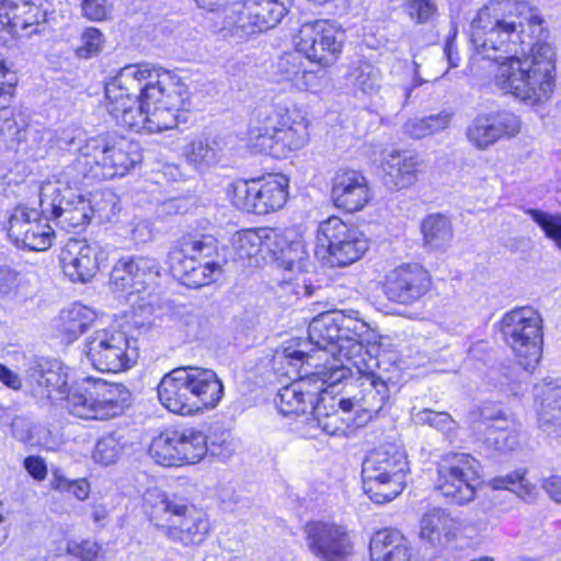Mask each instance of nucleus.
I'll return each mask as SVG.
<instances>
[{"mask_svg": "<svg viewBox=\"0 0 561 561\" xmlns=\"http://www.w3.org/2000/svg\"><path fill=\"white\" fill-rule=\"evenodd\" d=\"M542 33V20L525 2H489L471 22L472 58L496 62L495 87L536 105L549 99L554 87L553 47L546 42L531 43Z\"/></svg>", "mask_w": 561, "mask_h": 561, "instance_id": "obj_1", "label": "nucleus"}, {"mask_svg": "<svg viewBox=\"0 0 561 561\" xmlns=\"http://www.w3.org/2000/svg\"><path fill=\"white\" fill-rule=\"evenodd\" d=\"M141 161L139 145L126 138L89 139L79 147V154L57 175L56 181L39 185L38 198L47 220L66 232L79 233L90 224L94 208L79 185H89L115 176H123Z\"/></svg>", "mask_w": 561, "mask_h": 561, "instance_id": "obj_2", "label": "nucleus"}, {"mask_svg": "<svg viewBox=\"0 0 561 561\" xmlns=\"http://www.w3.org/2000/svg\"><path fill=\"white\" fill-rule=\"evenodd\" d=\"M105 107L121 126L137 133H161L187 122L188 87L176 76L149 64L123 67L105 83Z\"/></svg>", "mask_w": 561, "mask_h": 561, "instance_id": "obj_3", "label": "nucleus"}, {"mask_svg": "<svg viewBox=\"0 0 561 561\" xmlns=\"http://www.w3.org/2000/svg\"><path fill=\"white\" fill-rule=\"evenodd\" d=\"M224 385L211 369L180 366L167 373L157 391L160 403L172 413L191 415L217 407Z\"/></svg>", "mask_w": 561, "mask_h": 561, "instance_id": "obj_4", "label": "nucleus"}, {"mask_svg": "<svg viewBox=\"0 0 561 561\" xmlns=\"http://www.w3.org/2000/svg\"><path fill=\"white\" fill-rule=\"evenodd\" d=\"M168 259L173 276L192 288L214 282L228 263L226 251H219L218 240L210 234L183 238Z\"/></svg>", "mask_w": 561, "mask_h": 561, "instance_id": "obj_5", "label": "nucleus"}, {"mask_svg": "<svg viewBox=\"0 0 561 561\" xmlns=\"http://www.w3.org/2000/svg\"><path fill=\"white\" fill-rule=\"evenodd\" d=\"M146 501L150 506L147 511L150 520L172 541L196 545L205 539L208 520L190 507L184 499L153 491L147 493Z\"/></svg>", "mask_w": 561, "mask_h": 561, "instance_id": "obj_6", "label": "nucleus"}, {"mask_svg": "<svg viewBox=\"0 0 561 561\" xmlns=\"http://www.w3.org/2000/svg\"><path fill=\"white\" fill-rule=\"evenodd\" d=\"M407 456L389 445L370 451L362 465L363 490L377 504L396 499L405 485Z\"/></svg>", "mask_w": 561, "mask_h": 561, "instance_id": "obj_7", "label": "nucleus"}, {"mask_svg": "<svg viewBox=\"0 0 561 561\" xmlns=\"http://www.w3.org/2000/svg\"><path fill=\"white\" fill-rule=\"evenodd\" d=\"M129 398V391L122 383L91 377L71 386L65 397L69 412L87 420H107L119 415Z\"/></svg>", "mask_w": 561, "mask_h": 561, "instance_id": "obj_8", "label": "nucleus"}, {"mask_svg": "<svg viewBox=\"0 0 561 561\" xmlns=\"http://www.w3.org/2000/svg\"><path fill=\"white\" fill-rule=\"evenodd\" d=\"M501 332L518 365L526 371H533L542 354L543 328L539 312L531 307L506 312L501 320Z\"/></svg>", "mask_w": 561, "mask_h": 561, "instance_id": "obj_9", "label": "nucleus"}, {"mask_svg": "<svg viewBox=\"0 0 561 561\" xmlns=\"http://www.w3.org/2000/svg\"><path fill=\"white\" fill-rule=\"evenodd\" d=\"M368 250V239L354 225L332 216L317 230V253L323 251L333 266H347Z\"/></svg>", "mask_w": 561, "mask_h": 561, "instance_id": "obj_10", "label": "nucleus"}, {"mask_svg": "<svg viewBox=\"0 0 561 561\" xmlns=\"http://www.w3.org/2000/svg\"><path fill=\"white\" fill-rule=\"evenodd\" d=\"M228 195L238 209L265 215L286 204L288 179L280 174H271L263 179L239 180L230 184Z\"/></svg>", "mask_w": 561, "mask_h": 561, "instance_id": "obj_11", "label": "nucleus"}, {"mask_svg": "<svg viewBox=\"0 0 561 561\" xmlns=\"http://www.w3.org/2000/svg\"><path fill=\"white\" fill-rule=\"evenodd\" d=\"M339 314L331 311L321 313L312 319L308 328V341L298 339L287 342H307L308 348L313 352H321L325 355L340 356L352 365H364L363 356L369 352L366 345L354 336L342 335L339 331Z\"/></svg>", "mask_w": 561, "mask_h": 561, "instance_id": "obj_12", "label": "nucleus"}, {"mask_svg": "<svg viewBox=\"0 0 561 561\" xmlns=\"http://www.w3.org/2000/svg\"><path fill=\"white\" fill-rule=\"evenodd\" d=\"M307 342H293L289 345H284L275 354V364L278 362L283 364L286 362L294 368V371L304 374L309 378L310 383H313V389L318 390V396L324 390L323 387H332L345 379L355 368L350 362L340 356H332L335 362L331 365H320L314 362L316 356L313 350H307Z\"/></svg>", "mask_w": 561, "mask_h": 561, "instance_id": "obj_13", "label": "nucleus"}, {"mask_svg": "<svg viewBox=\"0 0 561 561\" xmlns=\"http://www.w3.org/2000/svg\"><path fill=\"white\" fill-rule=\"evenodd\" d=\"M84 353L91 365L104 373H119L130 368L138 355L137 347L121 330L102 329L85 340Z\"/></svg>", "mask_w": 561, "mask_h": 561, "instance_id": "obj_14", "label": "nucleus"}, {"mask_svg": "<svg viewBox=\"0 0 561 561\" xmlns=\"http://www.w3.org/2000/svg\"><path fill=\"white\" fill-rule=\"evenodd\" d=\"M363 359L364 365H353L359 375V393L340 399L339 405L345 413L356 408V411H363L371 419L377 416L389 401V377L385 374L386 369L381 368L380 359L370 351Z\"/></svg>", "mask_w": 561, "mask_h": 561, "instance_id": "obj_15", "label": "nucleus"}, {"mask_svg": "<svg viewBox=\"0 0 561 561\" xmlns=\"http://www.w3.org/2000/svg\"><path fill=\"white\" fill-rule=\"evenodd\" d=\"M479 461L469 454H449L437 465L436 489L451 502L463 505L474 499Z\"/></svg>", "mask_w": 561, "mask_h": 561, "instance_id": "obj_16", "label": "nucleus"}, {"mask_svg": "<svg viewBox=\"0 0 561 561\" xmlns=\"http://www.w3.org/2000/svg\"><path fill=\"white\" fill-rule=\"evenodd\" d=\"M345 35L328 21H316L301 26L296 47L307 59L322 68L332 66L342 53Z\"/></svg>", "mask_w": 561, "mask_h": 561, "instance_id": "obj_17", "label": "nucleus"}, {"mask_svg": "<svg viewBox=\"0 0 561 561\" xmlns=\"http://www.w3.org/2000/svg\"><path fill=\"white\" fill-rule=\"evenodd\" d=\"M44 215L25 205L14 207L8 220V236L18 245L32 251H45L53 244L54 229L43 220Z\"/></svg>", "mask_w": 561, "mask_h": 561, "instance_id": "obj_18", "label": "nucleus"}, {"mask_svg": "<svg viewBox=\"0 0 561 561\" xmlns=\"http://www.w3.org/2000/svg\"><path fill=\"white\" fill-rule=\"evenodd\" d=\"M51 13L45 0H0V24L13 36L42 32Z\"/></svg>", "mask_w": 561, "mask_h": 561, "instance_id": "obj_19", "label": "nucleus"}, {"mask_svg": "<svg viewBox=\"0 0 561 561\" xmlns=\"http://www.w3.org/2000/svg\"><path fill=\"white\" fill-rule=\"evenodd\" d=\"M304 531L310 552L323 561H339L352 552L348 533L342 525L309 522Z\"/></svg>", "mask_w": 561, "mask_h": 561, "instance_id": "obj_20", "label": "nucleus"}, {"mask_svg": "<svg viewBox=\"0 0 561 561\" xmlns=\"http://www.w3.org/2000/svg\"><path fill=\"white\" fill-rule=\"evenodd\" d=\"M431 275L419 264H403L390 271L383 283L386 297L397 304L412 305L430 289Z\"/></svg>", "mask_w": 561, "mask_h": 561, "instance_id": "obj_21", "label": "nucleus"}, {"mask_svg": "<svg viewBox=\"0 0 561 561\" xmlns=\"http://www.w3.org/2000/svg\"><path fill=\"white\" fill-rule=\"evenodd\" d=\"M102 250L98 243L85 239H69L60 252V264L71 282L87 283L100 268Z\"/></svg>", "mask_w": 561, "mask_h": 561, "instance_id": "obj_22", "label": "nucleus"}, {"mask_svg": "<svg viewBox=\"0 0 561 561\" xmlns=\"http://www.w3.org/2000/svg\"><path fill=\"white\" fill-rule=\"evenodd\" d=\"M273 364L277 369H284L285 375L297 378L279 389L276 399L279 412L284 415L304 414L309 408L312 409L318 399L319 389H313L309 378L305 376L304 369H300V374H297L286 362L275 364V357Z\"/></svg>", "mask_w": 561, "mask_h": 561, "instance_id": "obj_23", "label": "nucleus"}, {"mask_svg": "<svg viewBox=\"0 0 561 561\" xmlns=\"http://www.w3.org/2000/svg\"><path fill=\"white\" fill-rule=\"evenodd\" d=\"M159 275L158 262L149 256H124L113 266L110 282L122 291L139 293Z\"/></svg>", "mask_w": 561, "mask_h": 561, "instance_id": "obj_24", "label": "nucleus"}, {"mask_svg": "<svg viewBox=\"0 0 561 561\" xmlns=\"http://www.w3.org/2000/svg\"><path fill=\"white\" fill-rule=\"evenodd\" d=\"M331 198L337 208L348 213L363 209L370 199L367 179L359 171L340 169L332 179Z\"/></svg>", "mask_w": 561, "mask_h": 561, "instance_id": "obj_25", "label": "nucleus"}, {"mask_svg": "<svg viewBox=\"0 0 561 561\" xmlns=\"http://www.w3.org/2000/svg\"><path fill=\"white\" fill-rule=\"evenodd\" d=\"M533 394L538 404V427L548 437L561 440V380L536 383Z\"/></svg>", "mask_w": 561, "mask_h": 561, "instance_id": "obj_26", "label": "nucleus"}, {"mask_svg": "<svg viewBox=\"0 0 561 561\" xmlns=\"http://www.w3.org/2000/svg\"><path fill=\"white\" fill-rule=\"evenodd\" d=\"M268 252L276 264L289 272L307 271L309 254L301 237L294 229L273 228Z\"/></svg>", "mask_w": 561, "mask_h": 561, "instance_id": "obj_27", "label": "nucleus"}, {"mask_svg": "<svg viewBox=\"0 0 561 561\" xmlns=\"http://www.w3.org/2000/svg\"><path fill=\"white\" fill-rule=\"evenodd\" d=\"M482 423L485 426V445L499 453L505 454L519 445L520 424L513 417H507L503 411L491 412L483 409Z\"/></svg>", "mask_w": 561, "mask_h": 561, "instance_id": "obj_28", "label": "nucleus"}, {"mask_svg": "<svg viewBox=\"0 0 561 561\" xmlns=\"http://www.w3.org/2000/svg\"><path fill=\"white\" fill-rule=\"evenodd\" d=\"M272 233L271 227L240 230L231 237L230 248L222 247L219 251H226L228 262L251 265L252 260L256 259L263 247L268 250Z\"/></svg>", "mask_w": 561, "mask_h": 561, "instance_id": "obj_29", "label": "nucleus"}, {"mask_svg": "<svg viewBox=\"0 0 561 561\" xmlns=\"http://www.w3.org/2000/svg\"><path fill=\"white\" fill-rule=\"evenodd\" d=\"M26 380L42 389V396L56 399H64L70 387H68L66 375L61 371L60 364L56 360L36 358L31 362L26 370Z\"/></svg>", "mask_w": 561, "mask_h": 561, "instance_id": "obj_30", "label": "nucleus"}, {"mask_svg": "<svg viewBox=\"0 0 561 561\" xmlns=\"http://www.w3.org/2000/svg\"><path fill=\"white\" fill-rule=\"evenodd\" d=\"M294 105L290 101L285 100L259 111L250 127V136L257 141L259 146L263 149H273L276 134L285 126L286 118Z\"/></svg>", "mask_w": 561, "mask_h": 561, "instance_id": "obj_31", "label": "nucleus"}, {"mask_svg": "<svg viewBox=\"0 0 561 561\" xmlns=\"http://www.w3.org/2000/svg\"><path fill=\"white\" fill-rule=\"evenodd\" d=\"M285 126L278 130L273 141L271 153L279 157L285 156L288 151L298 150L305 147L309 141V122L305 113L294 105Z\"/></svg>", "mask_w": 561, "mask_h": 561, "instance_id": "obj_32", "label": "nucleus"}, {"mask_svg": "<svg viewBox=\"0 0 561 561\" xmlns=\"http://www.w3.org/2000/svg\"><path fill=\"white\" fill-rule=\"evenodd\" d=\"M371 561H412L413 549L407 538L393 529L377 531L370 539Z\"/></svg>", "mask_w": 561, "mask_h": 561, "instance_id": "obj_33", "label": "nucleus"}, {"mask_svg": "<svg viewBox=\"0 0 561 561\" xmlns=\"http://www.w3.org/2000/svg\"><path fill=\"white\" fill-rule=\"evenodd\" d=\"M250 13V5L247 0L236 2L225 9L222 31L237 42L248 41L251 36L265 32L260 21Z\"/></svg>", "mask_w": 561, "mask_h": 561, "instance_id": "obj_34", "label": "nucleus"}, {"mask_svg": "<svg viewBox=\"0 0 561 561\" xmlns=\"http://www.w3.org/2000/svg\"><path fill=\"white\" fill-rule=\"evenodd\" d=\"M386 182L396 190H402L415 183L422 171V161L408 152L392 151L385 161Z\"/></svg>", "mask_w": 561, "mask_h": 561, "instance_id": "obj_35", "label": "nucleus"}, {"mask_svg": "<svg viewBox=\"0 0 561 561\" xmlns=\"http://www.w3.org/2000/svg\"><path fill=\"white\" fill-rule=\"evenodd\" d=\"M459 529V523L443 510L434 508L424 514L420 535L431 545H442L453 539Z\"/></svg>", "mask_w": 561, "mask_h": 561, "instance_id": "obj_36", "label": "nucleus"}, {"mask_svg": "<svg viewBox=\"0 0 561 561\" xmlns=\"http://www.w3.org/2000/svg\"><path fill=\"white\" fill-rule=\"evenodd\" d=\"M95 312L81 304H72L60 311L56 330L68 343L76 341L94 321Z\"/></svg>", "mask_w": 561, "mask_h": 561, "instance_id": "obj_37", "label": "nucleus"}, {"mask_svg": "<svg viewBox=\"0 0 561 561\" xmlns=\"http://www.w3.org/2000/svg\"><path fill=\"white\" fill-rule=\"evenodd\" d=\"M424 247L430 250H445L454 238L450 220L442 214L426 216L421 225Z\"/></svg>", "mask_w": 561, "mask_h": 561, "instance_id": "obj_38", "label": "nucleus"}, {"mask_svg": "<svg viewBox=\"0 0 561 561\" xmlns=\"http://www.w3.org/2000/svg\"><path fill=\"white\" fill-rule=\"evenodd\" d=\"M339 401L333 397H320L312 405L311 413L318 426L329 435L345 434L344 420L340 415Z\"/></svg>", "mask_w": 561, "mask_h": 561, "instance_id": "obj_39", "label": "nucleus"}, {"mask_svg": "<svg viewBox=\"0 0 561 561\" xmlns=\"http://www.w3.org/2000/svg\"><path fill=\"white\" fill-rule=\"evenodd\" d=\"M180 431L167 430L156 436L149 447V455L159 465L179 467Z\"/></svg>", "mask_w": 561, "mask_h": 561, "instance_id": "obj_40", "label": "nucleus"}, {"mask_svg": "<svg viewBox=\"0 0 561 561\" xmlns=\"http://www.w3.org/2000/svg\"><path fill=\"white\" fill-rule=\"evenodd\" d=\"M185 161L196 170H204L217 163L220 148L216 140L197 138L183 148Z\"/></svg>", "mask_w": 561, "mask_h": 561, "instance_id": "obj_41", "label": "nucleus"}, {"mask_svg": "<svg viewBox=\"0 0 561 561\" xmlns=\"http://www.w3.org/2000/svg\"><path fill=\"white\" fill-rule=\"evenodd\" d=\"M250 12L265 31L276 26L287 13L293 0H247ZM251 15V13H249Z\"/></svg>", "mask_w": 561, "mask_h": 561, "instance_id": "obj_42", "label": "nucleus"}, {"mask_svg": "<svg viewBox=\"0 0 561 561\" xmlns=\"http://www.w3.org/2000/svg\"><path fill=\"white\" fill-rule=\"evenodd\" d=\"M180 466L193 465L201 461L207 453L205 434L195 428H185L180 431Z\"/></svg>", "mask_w": 561, "mask_h": 561, "instance_id": "obj_43", "label": "nucleus"}, {"mask_svg": "<svg viewBox=\"0 0 561 561\" xmlns=\"http://www.w3.org/2000/svg\"><path fill=\"white\" fill-rule=\"evenodd\" d=\"M411 417L415 424L428 425L437 431L445 433L447 437L453 436L456 428V422L449 413L444 411H435L430 408L417 409L413 407Z\"/></svg>", "mask_w": 561, "mask_h": 561, "instance_id": "obj_44", "label": "nucleus"}, {"mask_svg": "<svg viewBox=\"0 0 561 561\" xmlns=\"http://www.w3.org/2000/svg\"><path fill=\"white\" fill-rule=\"evenodd\" d=\"M354 88L364 93H374L380 85L379 69L368 61H360L346 76Z\"/></svg>", "mask_w": 561, "mask_h": 561, "instance_id": "obj_45", "label": "nucleus"}, {"mask_svg": "<svg viewBox=\"0 0 561 561\" xmlns=\"http://www.w3.org/2000/svg\"><path fill=\"white\" fill-rule=\"evenodd\" d=\"M490 485L495 490H508L528 501L534 500L537 494L535 484L527 480L520 472L495 477L490 481Z\"/></svg>", "mask_w": 561, "mask_h": 561, "instance_id": "obj_46", "label": "nucleus"}, {"mask_svg": "<svg viewBox=\"0 0 561 561\" xmlns=\"http://www.w3.org/2000/svg\"><path fill=\"white\" fill-rule=\"evenodd\" d=\"M494 127L485 114L477 115L467 127V138L472 146L485 150L497 141Z\"/></svg>", "mask_w": 561, "mask_h": 561, "instance_id": "obj_47", "label": "nucleus"}, {"mask_svg": "<svg viewBox=\"0 0 561 561\" xmlns=\"http://www.w3.org/2000/svg\"><path fill=\"white\" fill-rule=\"evenodd\" d=\"M124 447V437L118 433H111L96 442L92 458L99 463L110 466L121 457Z\"/></svg>", "mask_w": 561, "mask_h": 561, "instance_id": "obj_48", "label": "nucleus"}, {"mask_svg": "<svg viewBox=\"0 0 561 561\" xmlns=\"http://www.w3.org/2000/svg\"><path fill=\"white\" fill-rule=\"evenodd\" d=\"M302 51L296 48L293 53H285L279 57L276 64V75L282 81H288L294 87L296 85L301 72L305 68V58Z\"/></svg>", "mask_w": 561, "mask_h": 561, "instance_id": "obj_49", "label": "nucleus"}, {"mask_svg": "<svg viewBox=\"0 0 561 561\" xmlns=\"http://www.w3.org/2000/svg\"><path fill=\"white\" fill-rule=\"evenodd\" d=\"M492 127H494V134L500 140L501 138L515 137L522 127V122L517 115L507 111L490 112L486 113Z\"/></svg>", "mask_w": 561, "mask_h": 561, "instance_id": "obj_50", "label": "nucleus"}, {"mask_svg": "<svg viewBox=\"0 0 561 561\" xmlns=\"http://www.w3.org/2000/svg\"><path fill=\"white\" fill-rule=\"evenodd\" d=\"M527 215L545 231L546 236L552 239L561 249V216L551 215L540 209L527 208Z\"/></svg>", "mask_w": 561, "mask_h": 561, "instance_id": "obj_51", "label": "nucleus"}, {"mask_svg": "<svg viewBox=\"0 0 561 561\" xmlns=\"http://www.w3.org/2000/svg\"><path fill=\"white\" fill-rule=\"evenodd\" d=\"M26 123L20 116L18 117H8L0 121V140L2 144V148L15 149V146L19 145L24 139Z\"/></svg>", "mask_w": 561, "mask_h": 561, "instance_id": "obj_52", "label": "nucleus"}, {"mask_svg": "<svg viewBox=\"0 0 561 561\" xmlns=\"http://www.w3.org/2000/svg\"><path fill=\"white\" fill-rule=\"evenodd\" d=\"M405 10L417 24L430 23L438 15V7L435 0H409Z\"/></svg>", "mask_w": 561, "mask_h": 561, "instance_id": "obj_53", "label": "nucleus"}, {"mask_svg": "<svg viewBox=\"0 0 561 561\" xmlns=\"http://www.w3.org/2000/svg\"><path fill=\"white\" fill-rule=\"evenodd\" d=\"M26 295L20 274L9 267H0V298L25 297Z\"/></svg>", "mask_w": 561, "mask_h": 561, "instance_id": "obj_54", "label": "nucleus"}, {"mask_svg": "<svg viewBox=\"0 0 561 561\" xmlns=\"http://www.w3.org/2000/svg\"><path fill=\"white\" fill-rule=\"evenodd\" d=\"M332 314H339V331L342 335L354 336L358 340L360 334L366 331V323L358 318L359 312L356 310H332Z\"/></svg>", "mask_w": 561, "mask_h": 561, "instance_id": "obj_55", "label": "nucleus"}, {"mask_svg": "<svg viewBox=\"0 0 561 561\" xmlns=\"http://www.w3.org/2000/svg\"><path fill=\"white\" fill-rule=\"evenodd\" d=\"M490 382L503 392L517 396L520 390V382L516 376V369L512 367H504L501 369L491 370Z\"/></svg>", "mask_w": 561, "mask_h": 561, "instance_id": "obj_56", "label": "nucleus"}, {"mask_svg": "<svg viewBox=\"0 0 561 561\" xmlns=\"http://www.w3.org/2000/svg\"><path fill=\"white\" fill-rule=\"evenodd\" d=\"M114 5L110 0H82V15L92 22L108 21L113 16Z\"/></svg>", "mask_w": 561, "mask_h": 561, "instance_id": "obj_57", "label": "nucleus"}, {"mask_svg": "<svg viewBox=\"0 0 561 561\" xmlns=\"http://www.w3.org/2000/svg\"><path fill=\"white\" fill-rule=\"evenodd\" d=\"M49 141L53 146H57L61 149H68L76 145H80L84 136L82 129L76 125H69L57 130L49 131Z\"/></svg>", "mask_w": 561, "mask_h": 561, "instance_id": "obj_58", "label": "nucleus"}, {"mask_svg": "<svg viewBox=\"0 0 561 561\" xmlns=\"http://www.w3.org/2000/svg\"><path fill=\"white\" fill-rule=\"evenodd\" d=\"M51 490H70L75 488V497L83 501L90 493V484L85 479L70 480L59 472H54L50 480Z\"/></svg>", "mask_w": 561, "mask_h": 561, "instance_id": "obj_59", "label": "nucleus"}, {"mask_svg": "<svg viewBox=\"0 0 561 561\" xmlns=\"http://www.w3.org/2000/svg\"><path fill=\"white\" fill-rule=\"evenodd\" d=\"M81 43V46L77 50L79 57L90 58L101 51L104 44V36L100 30L88 27L82 33Z\"/></svg>", "mask_w": 561, "mask_h": 561, "instance_id": "obj_60", "label": "nucleus"}, {"mask_svg": "<svg viewBox=\"0 0 561 561\" xmlns=\"http://www.w3.org/2000/svg\"><path fill=\"white\" fill-rule=\"evenodd\" d=\"M325 83L327 72L322 67L318 70H308L305 67L295 88L301 91H310L314 93L320 91Z\"/></svg>", "mask_w": 561, "mask_h": 561, "instance_id": "obj_61", "label": "nucleus"}, {"mask_svg": "<svg viewBox=\"0 0 561 561\" xmlns=\"http://www.w3.org/2000/svg\"><path fill=\"white\" fill-rule=\"evenodd\" d=\"M68 552L82 561H101L100 547L96 542L84 540L80 543L68 546Z\"/></svg>", "mask_w": 561, "mask_h": 561, "instance_id": "obj_62", "label": "nucleus"}, {"mask_svg": "<svg viewBox=\"0 0 561 561\" xmlns=\"http://www.w3.org/2000/svg\"><path fill=\"white\" fill-rule=\"evenodd\" d=\"M453 116L454 114L446 110L437 114H431L428 116H425L430 136L447 129L448 126L450 125Z\"/></svg>", "mask_w": 561, "mask_h": 561, "instance_id": "obj_63", "label": "nucleus"}, {"mask_svg": "<svg viewBox=\"0 0 561 561\" xmlns=\"http://www.w3.org/2000/svg\"><path fill=\"white\" fill-rule=\"evenodd\" d=\"M427 123L424 117H414L408 119L403 125V133L414 139H421L430 136Z\"/></svg>", "mask_w": 561, "mask_h": 561, "instance_id": "obj_64", "label": "nucleus"}]
</instances>
